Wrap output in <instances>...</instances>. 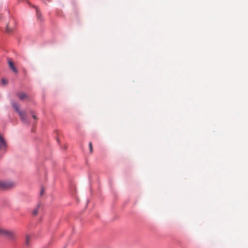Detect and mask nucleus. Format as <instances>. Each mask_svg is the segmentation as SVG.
Segmentation results:
<instances>
[{"instance_id":"1","label":"nucleus","mask_w":248,"mask_h":248,"mask_svg":"<svg viewBox=\"0 0 248 248\" xmlns=\"http://www.w3.org/2000/svg\"><path fill=\"white\" fill-rule=\"evenodd\" d=\"M0 236H5L10 239H14L15 234L13 231L0 227Z\"/></svg>"},{"instance_id":"2","label":"nucleus","mask_w":248,"mask_h":248,"mask_svg":"<svg viewBox=\"0 0 248 248\" xmlns=\"http://www.w3.org/2000/svg\"><path fill=\"white\" fill-rule=\"evenodd\" d=\"M15 186V183L13 181L0 180V188L1 189H8Z\"/></svg>"},{"instance_id":"3","label":"nucleus","mask_w":248,"mask_h":248,"mask_svg":"<svg viewBox=\"0 0 248 248\" xmlns=\"http://www.w3.org/2000/svg\"><path fill=\"white\" fill-rule=\"evenodd\" d=\"M7 143L3 136L0 133V151L6 152Z\"/></svg>"},{"instance_id":"4","label":"nucleus","mask_w":248,"mask_h":248,"mask_svg":"<svg viewBox=\"0 0 248 248\" xmlns=\"http://www.w3.org/2000/svg\"><path fill=\"white\" fill-rule=\"evenodd\" d=\"M8 63L9 64V67L13 70V71L14 72H15V73H17L18 72V71L16 69V68L15 67L14 63L11 59H8Z\"/></svg>"},{"instance_id":"5","label":"nucleus","mask_w":248,"mask_h":248,"mask_svg":"<svg viewBox=\"0 0 248 248\" xmlns=\"http://www.w3.org/2000/svg\"><path fill=\"white\" fill-rule=\"evenodd\" d=\"M17 96L20 100H24L27 98V95L25 93L22 92L18 93H17Z\"/></svg>"},{"instance_id":"6","label":"nucleus","mask_w":248,"mask_h":248,"mask_svg":"<svg viewBox=\"0 0 248 248\" xmlns=\"http://www.w3.org/2000/svg\"><path fill=\"white\" fill-rule=\"evenodd\" d=\"M21 119L23 121H26V113L25 111H20L18 112Z\"/></svg>"},{"instance_id":"7","label":"nucleus","mask_w":248,"mask_h":248,"mask_svg":"<svg viewBox=\"0 0 248 248\" xmlns=\"http://www.w3.org/2000/svg\"><path fill=\"white\" fill-rule=\"evenodd\" d=\"M12 106L13 107V108L15 109V110L16 111V112H19V111H20V110H19V105L15 103V102H13L12 103Z\"/></svg>"},{"instance_id":"8","label":"nucleus","mask_w":248,"mask_h":248,"mask_svg":"<svg viewBox=\"0 0 248 248\" xmlns=\"http://www.w3.org/2000/svg\"><path fill=\"white\" fill-rule=\"evenodd\" d=\"M40 205H38L36 208L34 209L32 213L33 216H36L38 213V208H39Z\"/></svg>"},{"instance_id":"9","label":"nucleus","mask_w":248,"mask_h":248,"mask_svg":"<svg viewBox=\"0 0 248 248\" xmlns=\"http://www.w3.org/2000/svg\"><path fill=\"white\" fill-rule=\"evenodd\" d=\"M30 238H31V237L30 235H26V245H29Z\"/></svg>"},{"instance_id":"10","label":"nucleus","mask_w":248,"mask_h":248,"mask_svg":"<svg viewBox=\"0 0 248 248\" xmlns=\"http://www.w3.org/2000/svg\"><path fill=\"white\" fill-rule=\"evenodd\" d=\"M6 31L8 33H10L12 31V29L9 27V25L8 24L6 26Z\"/></svg>"},{"instance_id":"11","label":"nucleus","mask_w":248,"mask_h":248,"mask_svg":"<svg viewBox=\"0 0 248 248\" xmlns=\"http://www.w3.org/2000/svg\"><path fill=\"white\" fill-rule=\"evenodd\" d=\"M89 148H90V151L91 152V153H93V145H92V143L91 142H90L89 143Z\"/></svg>"},{"instance_id":"12","label":"nucleus","mask_w":248,"mask_h":248,"mask_svg":"<svg viewBox=\"0 0 248 248\" xmlns=\"http://www.w3.org/2000/svg\"><path fill=\"white\" fill-rule=\"evenodd\" d=\"M36 15H37L38 18H41V14L40 13V12L38 11V10L37 9H36Z\"/></svg>"},{"instance_id":"13","label":"nucleus","mask_w":248,"mask_h":248,"mask_svg":"<svg viewBox=\"0 0 248 248\" xmlns=\"http://www.w3.org/2000/svg\"><path fill=\"white\" fill-rule=\"evenodd\" d=\"M1 81L3 84H5L6 83V81L4 79H2Z\"/></svg>"},{"instance_id":"14","label":"nucleus","mask_w":248,"mask_h":248,"mask_svg":"<svg viewBox=\"0 0 248 248\" xmlns=\"http://www.w3.org/2000/svg\"><path fill=\"white\" fill-rule=\"evenodd\" d=\"M32 117L34 119H37V118L36 117L35 115H32Z\"/></svg>"},{"instance_id":"15","label":"nucleus","mask_w":248,"mask_h":248,"mask_svg":"<svg viewBox=\"0 0 248 248\" xmlns=\"http://www.w3.org/2000/svg\"><path fill=\"white\" fill-rule=\"evenodd\" d=\"M43 192H44V190H43V189H42L41 191V195L43 194Z\"/></svg>"}]
</instances>
